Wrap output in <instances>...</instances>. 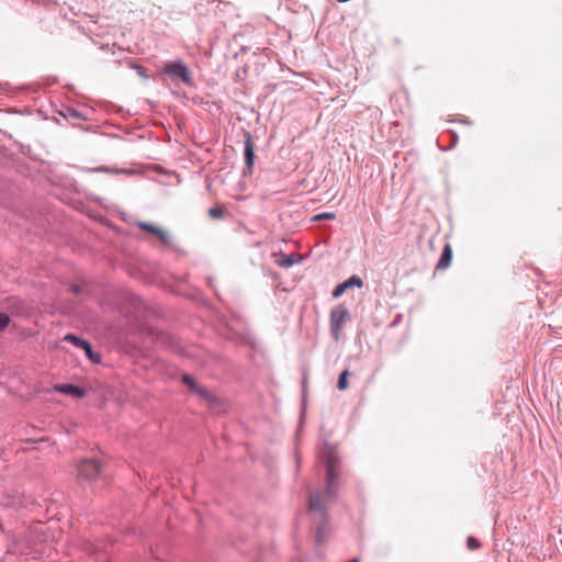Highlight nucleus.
<instances>
[{"mask_svg":"<svg viewBox=\"0 0 562 562\" xmlns=\"http://www.w3.org/2000/svg\"><path fill=\"white\" fill-rule=\"evenodd\" d=\"M318 456L326 468V487L323 492H311L308 497V514L313 517V520L316 524V547L322 546L326 535L328 533L326 502H333L336 497L337 488L335 486V482L338 476L336 471L338 454L335 446L325 442L321 447Z\"/></svg>","mask_w":562,"mask_h":562,"instance_id":"1","label":"nucleus"},{"mask_svg":"<svg viewBox=\"0 0 562 562\" xmlns=\"http://www.w3.org/2000/svg\"><path fill=\"white\" fill-rule=\"evenodd\" d=\"M78 477L87 483H105L108 481L106 474L101 462L94 458L81 459L77 464Z\"/></svg>","mask_w":562,"mask_h":562,"instance_id":"2","label":"nucleus"},{"mask_svg":"<svg viewBox=\"0 0 562 562\" xmlns=\"http://www.w3.org/2000/svg\"><path fill=\"white\" fill-rule=\"evenodd\" d=\"M350 321V312L345 305L340 304L331 310L329 316V328L330 336L335 341L340 339V334L344 326Z\"/></svg>","mask_w":562,"mask_h":562,"instance_id":"3","label":"nucleus"},{"mask_svg":"<svg viewBox=\"0 0 562 562\" xmlns=\"http://www.w3.org/2000/svg\"><path fill=\"white\" fill-rule=\"evenodd\" d=\"M162 72L173 81L180 80L186 86H193V79L188 66L182 60L168 61L162 67Z\"/></svg>","mask_w":562,"mask_h":562,"instance_id":"4","label":"nucleus"},{"mask_svg":"<svg viewBox=\"0 0 562 562\" xmlns=\"http://www.w3.org/2000/svg\"><path fill=\"white\" fill-rule=\"evenodd\" d=\"M245 142H244V160L245 168L243 170V176L247 177L252 173V168L255 164V145L252 142L251 134L247 131L244 133Z\"/></svg>","mask_w":562,"mask_h":562,"instance_id":"5","label":"nucleus"},{"mask_svg":"<svg viewBox=\"0 0 562 562\" xmlns=\"http://www.w3.org/2000/svg\"><path fill=\"white\" fill-rule=\"evenodd\" d=\"M137 226L142 231L155 235L164 245L171 246V236L167 231H165L160 227H157L154 224L147 223V222H139L137 224Z\"/></svg>","mask_w":562,"mask_h":562,"instance_id":"6","label":"nucleus"},{"mask_svg":"<svg viewBox=\"0 0 562 562\" xmlns=\"http://www.w3.org/2000/svg\"><path fill=\"white\" fill-rule=\"evenodd\" d=\"M363 285V281L360 277L353 274L342 283H339L335 286L333 290V297H339L341 296L348 289L352 286L361 288Z\"/></svg>","mask_w":562,"mask_h":562,"instance_id":"7","label":"nucleus"},{"mask_svg":"<svg viewBox=\"0 0 562 562\" xmlns=\"http://www.w3.org/2000/svg\"><path fill=\"white\" fill-rule=\"evenodd\" d=\"M55 390L61 394L70 395L75 398H82L86 396V390L72 383H64L55 385Z\"/></svg>","mask_w":562,"mask_h":562,"instance_id":"8","label":"nucleus"},{"mask_svg":"<svg viewBox=\"0 0 562 562\" xmlns=\"http://www.w3.org/2000/svg\"><path fill=\"white\" fill-rule=\"evenodd\" d=\"M452 260V249L449 244L445 245L440 258L438 260V263L436 266L437 269H447Z\"/></svg>","mask_w":562,"mask_h":562,"instance_id":"9","label":"nucleus"},{"mask_svg":"<svg viewBox=\"0 0 562 562\" xmlns=\"http://www.w3.org/2000/svg\"><path fill=\"white\" fill-rule=\"evenodd\" d=\"M64 340L70 342L79 349H82L89 342L87 339H83L75 334H66L64 336Z\"/></svg>","mask_w":562,"mask_h":562,"instance_id":"10","label":"nucleus"},{"mask_svg":"<svg viewBox=\"0 0 562 562\" xmlns=\"http://www.w3.org/2000/svg\"><path fill=\"white\" fill-rule=\"evenodd\" d=\"M81 350L85 351L87 358L93 362V363H100L101 362V356L95 352L92 348V345L88 342Z\"/></svg>","mask_w":562,"mask_h":562,"instance_id":"11","label":"nucleus"},{"mask_svg":"<svg viewBox=\"0 0 562 562\" xmlns=\"http://www.w3.org/2000/svg\"><path fill=\"white\" fill-rule=\"evenodd\" d=\"M92 171L108 172V173H112V175H120V173L131 175V173H133V171L128 170V169H117V168H110V167H105V166L97 167V168L92 169Z\"/></svg>","mask_w":562,"mask_h":562,"instance_id":"12","label":"nucleus"},{"mask_svg":"<svg viewBox=\"0 0 562 562\" xmlns=\"http://www.w3.org/2000/svg\"><path fill=\"white\" fill-rule=\"evenodd\" d=\"M279 267L290 268L294 263L299 262V260L293 255H285L281 259L276 261Z\"/></svg>","mask_w":562,"mask_h":562,"instance_id":"13","label":"nucleus"},{"mask_svg":"<svg viewBox=\"0 0 562 562\" xmlns=\"http://www.w3.org/2000/svg\"><path fill=\"white\" fill-rule=\"evenodd\" d=\"M350 375V372L348 370H344L339 376H338V381H337V387L338 390L340 391H344L348 387L349 383H348V378Z\"/></svg>","mask_w":562,"mask_h":562,"instance_id":"14","label":"nucleus"},{"mask_svg":"<svg viewBox=\"0 0 562 562\" xmlns=\"http://www.w3.org/2000/svg\"><path fill=\"white\" fill-rule=\"evenodd\" d=\"M193 392L196 393L201 398H203L207 402L215 401L214 396L211 395L206 389H204L200 385H198V389H195Z\"/></svg>","mask_w":562,"mask_h":562,"instance_id":"15","label":"nucleus"},{"mask_svg":"<svg viewBox=\"0 0 562 562\" xmlns=\"http://www.w3.org/2000/svg\"><path fill=\"white\" fill-rule=\"evenodd\" d=\"M181 380H182L183 384H186L190 389V391L193 392L195 389H198L199 384L196 383V381L190 374L184 373L182 375Z\"/></svg>","mask_w":562,"mask_h":562,"instance_id":"16","label":"nucleus"},{"mask_svg":"<svg viewBox=\"0 0 562 562\" xmlns=\"http://www.w3.org/2000/svg\"><path fill=\"white\" fill-rule=\"evenodd\" d=\"M336 215L331 212H324V213H319V214H316L313 216L312 221L314 222H321V221H326V220H335Z\"/></svg>","mask_w":562,"mask_h":562,"instance_id":"17","label":"nucleus"},{"mask_svg":"<svg viewBox=\"0 0 562 562\" xmlns=\"http://www.w3.org/2000/svg\"><path fill=\"white\" fill-rule=\"evenodd\" d=\"M467 547L469 550H476L481 548V542L473 536L468 537Z\"/></svg>","mask_w":562,"mask_h":562,"instance_id":"18","label":"nucleus"},{"mask_svg":"<svg viewBox=\"0 0 562 562\" xmlns=\"http://www.w3.org/2000/svg\"><path fill=\"white\" fill-rule=\"evenodd\" d=\"M209 215L214 220H220L224 216V211L220 207H211L209 210Z\"/></svg>","mask_w":562,"mask_h":562,"instance_id":"19","label":"nucleus"},{"mask_svg":"<svg viewBox=\"0 0 562 562\" xmlns=\"http://www.w3.org/2000/svg\"><path fill=\"white\" fill-rule=\"evenodd\" d=\"M10 323V317L5 313H0V330H3L8 327Z\"/></svg>","mask_w":562,"mask_h":562,"instance_id":"20","label":"nucleus"},{"mask_svg":"<svg viewBox=\"0 0 562 562\" xmlns=\"http://www.w3.org/2000/svg\"><path fill=\"white\" fill-rule=\"evenodd\" d=\"M65 117H70V119H81L82 115L81 113H79L77 110L75 109H67V114H64Z\"/></svg>","mask_w":562,"mask_h":562,"instance_id":"21","label":"nucleus"},{"mask_svg":"<svg viewBox=\"0 0 562 562\" xmlns=\"http://www.w3.org/2000/svg\"><path fill=\"white\" fill-rule=\"evenodd\" d=\"M161 339H162L164 344H168L170 346H172L173 341H175V338L172 336H170V335H162Z\"/></svg>","mask_w":562,"mask_h":562,"instance_id":"22","label":"nucleus"},{"mask_svg":"<svg viewBox=\"0 0 562 562\" xmlns=\"http://www.w3.org/2000/svg\"><path fill=\"white\" fill-rule=\"evenodd\" d=\"M71 292L77 294V295L81 294V292H82L81 286L78 285V284L71 285Z\"/></svg>","mask_w":562,"mask_h":562,"instance_id":"23","label":"nucleus"},{"mask_svg":"<svg viewBox=\"0 0 562 562\" xmlns=\"http://www.w3.org/2000/svg\"><path fill=\"white\" fill-rule=\"evenodd\" d=\"M349 562H359V559L355 558V559L350 560Z\"/></svg>","mask_w":562,"mask_h":562,"instance_id":"24","label":"nucleus"}]
</instances>
